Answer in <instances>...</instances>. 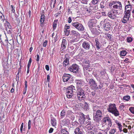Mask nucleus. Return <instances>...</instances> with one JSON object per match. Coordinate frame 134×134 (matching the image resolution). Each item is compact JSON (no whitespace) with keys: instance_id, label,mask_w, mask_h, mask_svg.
Returning <instances> with one entry per match:
<instances>
[{"instance_id":"1","label":"nucleus","mask_w":134,"mask_h":134,"mask_svg":"<svg viewBox=\"0 0 134 134\" xmlns=\"http://www.w3.org/2000/svg\"><path fill=\"white\" fill-rule=\"evenodd\" d=\"M107 109L109 112L111 113L115 116H118L119 115V112L116 109L115 104H110L109 108Z\"/></svg>"},{"instance_id":"2","label":"nucleus","mask_w":134,"mask_h":134,"mask_svg":"<svg viewBox=\"0 0 134 134\" xmlns=\"http://www.w3.org/2000/svg\"><path fill=\"white\" fill-rule=\"evenodd\" d=\"M76 90L74 86H71L68 87L66 90V94L67 97L69 98H71L73 95L74 92Z\"/></svg>"},{"instance_id":"3","label":"nucleus","mask_w":134,"mask_h":134,"mask_svg":"<svg viewBox=\"0 0 134 134\" xmlns=\"http://www.w3.org/2000/svg\"><path fill=\"white\" fill-rule=\"evenodd\" d=\"M78 90L77 95L78 99L80 100H83L86 97L85 94L84 93V91L80 88Z\"/></svg>"},{"instance_id":"4","label":"nucleus","mask_w":134,"mask_h":134,"mask_svg":"<svg viewBox=\"0 0 134 134\" xmlns=\"http://www.w3.org/2000/svg\"><path fill=\"white\" fill-rule=\"evenodd\" d=\"M94 113H93L94 120L96 121L100 120V118L102 117V111L99 110H97L96 112L95 115Z\"/></svg>"},{"instance_id":"5","label":"nucleus","mask_w":134,"mask_h":134,"mask_svg":"<svg viewBox=\"0 0 134 134\" xmlns=\"http://www.w3.org/2000/svg\"><path fill=\"white\" fill-rule=\"evenodd\" d=\"M103 122L109 126L111 127L112 125L111 122L110 118L108 115L104 117L102 119Z\"/></svg>"},{"instance_id":"6","label":"nucleus","mask_w":134,"mask_h":134,"mask_svg":"<svg viewBox=\"0 0 134 134\" xmlns=\"http://www.w3.org/2000/svg\"><path fill=\"white\" fill-rule=\"evenodd\" d=\"M112 4L114 5L113 7L114 9H122V5L120 2L118 1H113Z\"/></svg>"},{"instance_id":"7","label":"nucleus","mask_w":134,"mask_h":134,"mask_svg":"<svg viewBox=\"0 0 134 134\" xmlns=\"http://www.w3.org/2000/svg\"><path fill=\"white\" fill-rule=\"evenodd\" d=\"M79 66L76 64L72 65L68 69L69 70L74 73H76L78 71Z\"/></svg>"},{"instance_id":"8","label":"nucleus","mask_w":134,"mask_h":134,"mask_svg":"<svg viewBox=\"0 0 134 134\" xmlns=\"http://www.w3.org/2000/svg\"><path fill=\"white\" fill-rule=\"evenodd\" d=\"M88 83L90 87L93 89H94L98 88L97 83L93 79H90Z\"/></svg>"},{"instance_id":"9","label":"nucleus","mask_w":134,"mask_h":134,"mask_svg":"<svg viewBox=\"0 0 134 134\" xmlns=\"http://www.w3.org/2000/svg\"><path fill=\"white\" fill-rule=\"evenodd\" d=\"M118 14V12L117 10L114 12L113 10L109 12L108 13V15L109 17L112 19H114L116 17V14Z\"/></svg>"},{"instance_id":"10","label":"nucleus","mask_w":134,"mask_h":134,"mask_svg":"<svg viewBox=\"0 0 134 134\" xmlns=\"http://www.w3.org/2000/svg\"><path fill=\"white\" fill-rule=\"evenodd\" d=\"M81 126H79L76 128L74 132L75 134H83V131L81 129Z\"/></svg>"},{"instance_id":"11","label":"nucleus","mask_w":134,"mask_h":134,"mask_svg":"<svg viewBox=\"0 0 134 134\" xmlns=\"http://www.w3.org/2000/svg\"><path fill=\"white\" fill-rule=\"evenodd\" d=\"M71 76L69 74H64L63 76V81L64 82H67L71 77Z\"/></svg>"},{"instance_id":"12","label":"nucleus","mask_w":134,"mask_h":134,"mask_svg":"<svg viewBox=\"0 0 134 134\" xmlns=\"http://www.w3.org/2000/svg\"><path fill=\"white\" fill-rule=\"evenodd\" d=\"M129 15H127L126 14H125L122 20V22L124 23H125L128 20L129 18L130 17Z\"/></svg>"},{"instance_id":"13","label":"nucleus","mask_w":134,"mask_h":134,"mask_svg":"<svg viewBox=\"0 0 134 134\" xmlns=\"http://www.w3.org/2000/svg\"><path fill=\"white\" fill-rule=\"evenodd\" d=\"M82 46L85 49H87L89 48L90 45L88 42H83Z\"/></svg>"},{"instance_id":"14","label":"nucleus","mask_w":134,"mask_h":134,"mask_svg":"<svg viewBox=\"0 0 134 134\" xmlns=\"http://www.w3.org/2000/svg\"><path fill=\"white\" fill-rule=\"evenodd\" d=\"M75 81L77 83V86L79 87L81 86H82V85L83 84V82L81 80H76Z\"/></svg>"},{"instance_id":"15","label":"nucleus","mask_w":134,"mask_h":134,"mask_svg":"<svg viewBox=\"0 0 134 134\" xmlns=\"http://www.w3.org/2000/svg\"><path fill=\"white\" fill-rule=\"evenodd\" d=\"M72 25L74 26L76 28L78 29V28H79L80 26V25H81V24H80L78 23H74L72 24Z\"/></svg>"},{"instance_id":"16","label":"nucleus","mask_w":134,"mask_h":134,"mask_svg":"<svg viewBox=\"0 0 134 134\" xmlns=\"http://www.w3.org/2000/svg\"><path fill=\"white\" fill-rule=\"evenodd\" d=\"M69 64V59L67 58H66L64 60L63 65L64 66H66Z\"/></svg>"},{"instance_id":"17","label":"nucleus","mask_w":134,"mask_h":134,"mask_svg":"<svg viewBox=\"0 0 134 134\" xmlns=\"http://www.w3.org/2000/svg\"><path fill=\"white\" fill-rule=\"evenodd\" d=\"M132 7V5L130 4L126 5L125 8V10H131Z\"/></svg>"},{"instance_id":"18","label":"nucleus","mask_w":134,"mask_h":134,"mask_svg":"<svg viewBox=\"0 0 134 134\" xmlns=\"http://www.w3.org/2000/svg\"><path fill=\"white\" fill-rule=\"evenodd\" d=\"M51 122L53 126H55L56 124L55 119L54 118L51 119Z\"/></svg>"},{"instance_id":"19","label":"nucleus","mask_w":134,"mask_h":134,"mask_svg":"<svg viewBox=\"0 0 134 134\" xmlns=\"http://www.w3.org/2000/svg\"><path fill=\"white\" fill-rule=\"evenodd\" d=\"M71 33L72 34H73L75 35L76 36L78 37H79L80 36V34L78 32H77L74 31V30H72V31L71 32Z\"/></svg>"},{"instance_id":"20","label":"nucleus","mask_w":134,"mask_h":134,"mask_svg":"<svg viewBox=\"0 0 134 134\" xmlns=\"http://www.w3.org/2000/svg\"><path fill=\"white\" fill-rule=\"evenodd\" d=\"M127 54V52L125 50H123L120 52V55L121 56H124L126 55Z\"/></svg>"},{"instance_id":"21","label":"nucleus","mask_w":134,"mask_h":134,"mask_svg":"<svg viewBox=\"0 0 134 134\" xmlns=\"http://www.w3.org/2000/svg\"><path fill=\"white\" fill-rule=\"evenodd\" d=\"M84 109L86 111L89 110L88 105V104L86 102H85V105L84 107Z\"/></svg>"},{"instance_id":"22","label":"nucleus","mask_w":134,"mask_h":134,"mask_svg":"<svg viewBox=\"0 0 134 134\" xmlns=\"http://www.w3.org/2000/svg\"><path fill=\"white\" fill-rule=\"evenodd\" d=\"M58 20H55L53 24V29H55L56 27L57 23Z\"/></svg>"},{"instance_id":"23","label":"nucleus","mask_w":134,"mask_h":134,"mask_svg":"<svg viewBox=\"0 0 134 134\" xmlns=\"http://www.w3.org/2000/svg\"><path fill=\"white\" fill-rule=\"evenodd\" d=\"M130 98V97L129 96H124L123 97V99L126 101L129 100Z\"/></svg>"},{"instance_id":"24","label":"nucleus","mask_w":134,"mask_h":134,"mask_svg":"<svg viewBox=\"0 0 134 134\" xmlns=\"http://www.w3.org/2000/svg\"><path fill=\"white\" fill-rule=\"evenodd\" d=\"M117 124L120 131H122V126L119 123H118Z\"/></svg>"},{"instance_id":"25","label":"nucleus","mask_w":134,"mask_h":134,"mask_svg":"<svg viewBox=\"0 0 134 134\" xmlns=\"http://www.w3.org/2000/svg\"><path fill=\"white\" fill-rule=\"evenodd\" d=\"M7 34L10 36H12V31L10 29L7 30Z\"/></svg>"},{"instance_id":"26","label":"nucleus","mask_w":134,"mask_h":134,"mask_svg":"<svg viewBox=\"0 0 134 134\" xmlns=\"http://www.w3.org/2000/svg\"><path fill=\"white\" fill-rule=\"evenodd\" d=\"M80 26L79 28H78V30L80 31H83L84 30V28L83 26L82 25H80Z\"/></svg>"},{"instance_id":"27","label":"nucleus","mask_w":134,"mask_h":134,"mask_svg":"<svg viewBox=\"0 0 134 134\" xmlns=\"http://www.w3.org/2000/svg\"><path fill=\"white\" fill-rule=\"evenodd\" d=\"M116 132L115 130L113 129L111 130L109 132L110 134H114Z\"/></svg>"},{"instance_id":"28","label":"nucleus","mask_w":134,"mask_h":134,"mask_svg":"<svg viewBox=\"0 0 134 134\" xmlns=\"http://www.w3.org/2000/svg\"><path fill=\"white\" fill-rule=\"evenodd\" d=\"M129 110L132 113L134 114V107H131L129 109Z\"/></svg>"},{"instance_id":"29","label":"nucleus","mask_w":134,"mask_h":134,"mask_svg":"<svg viewBox=\"0 0 134 134\" xmlns=\"http://www.w3.org/2000/svg\"><path fill=\"white\" fill-rule=\"evenodd\" d=\"M65 111L64 110H63L61 113V116H63L65 115Z\"/></svg>"},{"instance_id":"30","label":"nucleus","mask_w":134,"mask_h":134,"mask_svg":"<svg viewBox=\"0 0 134 134\" xmlns=\"http://www.w3.org/2000/svg\"><path fill=\"white\" fill-rule=\"evenodd\" d=\"M31 58H30L29 59L27 65V67H28V68L30 67V66L31 64Z\"/></svg>"},{"instance_id":"31","label":"nucleus","mask_w":134,"mask_h":134,"mask_svg":"<svg viewBox=\"0 0 134 134\" xmlns=\"http://www.w3.org/2000/svg\"><path fill=\"white\" fill-rule=\"evenodd\" d=\"M61 132L63 134H67L68 133L67 131L64 129L62 130Z\"/></svg>"},{"instance_id":"32","label":"nucleus","mask_w":134,"mask_h":134,"mask_svg":"<svg viewBox=\"0 0 134 134\" xmlns=\"http://www.w3.org/2000/svg\"><path fill=\"white\" fill-rule=\"evenodd\" d=\"M64 31L65 32V34L66 35H68L69 34L70 31V30H64Z\"/></svg>"},{"instance_id":"33","label":"nucleus","mask_w":134,"mask_h":134,"mask_svg":"<svg viewBox=\"0 0 134 134\" xmlns=\"http://www.w3.org/2000/svg\"><path fill=\"white\" fill-rule=\"evenodd\" d=\"M131 10H125V12H126L125 14H126L127 15H129V17H130V11Z\"/></svg>"},{"instance_id":"34","label":"nucleus","mask_w":134,"mask_h":134,"mask_svg":"<svg viewBox=\"0 0 134 134\" xmlns=\"http://www.w3.org/2000/svg\"><path fill=\"white\" fill-rule=\"evenodd\" d=\"M31 121L30 120H29L28 123V129L29 130L31 128Z\"/></svg>"},{"instance_id":"35","label":"nucleus","mask_w":134,"mask_h":134,"mask_svg":"<svg viewBox=\"0 0 134 134\" xmlns=\"http://www.w3.org/2000/svg\"><path fill=\"white\" fill-rule=\"evenodd\" d=\"M99 1V0H93L92 2L93 4H96L98 3Z\"/></svg>"},{"instance_id":"36","label":"nucleus","mask_w":134,"mask_h":134,"mask_svg":"<svg viewBox=\"0 0 134 134\" xmlns=\"http://www.w3.org/2000/svg\"><path fill=\"white\" fill-rule=\"evenodd\" d=\"M96 46L97 48L99 49L100 48V46L99 42H96Z\"/></svg>"},{"instance_id":"37","label":"nucleus","mask_w":134,"mask_h":134,"mask_svg":"<svg viewBox=\"0 0 134 134\" xmlns=\"http://www.w3.org/2000/svg\"><path fill=\"white\" fill-rule=\"evenodd\" d=\"M93 109L94 111H96L97 110H98V107L97 106H95L93 107Z\"/></svg>"},{"instance_id":"38","label":"nucleus","mask_w":134,"mask_h":134,"mask_svg":"<svg viewBox=\"0 0 134 134\" xmlns=\"http://www.w3.org/2000/svg\"><path fill=\"white\" fill-rule=\"evenodd\" d=\"M127 42H131L132 40V39L131 37H129L127 39Z\"/></svg>"},{"instance_id":"39","label":"nucleus","mask_w":134,"mask_h":134,"mask_svg":"<svg viewBox=\"0 0 134 134\" xmlns=\"http://www.w3.org/2000/svg\"><path fill=\"white\" fill-rule=\"evenodd\" d=\"M0 18H1V19L3 20H4V15L2 14V13H0Z\"/></svg>"},{"instance_id":"40","label":"nucleus","mask_w":134,"mask_h":134,"mask_svg":"<svg viewBox=\"0 0 134 134\" xmlns=\"http://www.w3.org/2000/svg\"><path fill=\"white\" fill-rule=\"evenodd\" d=\"M65 42H62V43L61 44V46L62 47H63L64 48H65L66 46L65 44H65Z\"/></svg>"},{"instance_id":"41","label":"nucleus","mask_w":134,"mask_h":134,"mask_svg":"<svg viewBox=\"0 0 134 134\" xmlns=\"http://www.w3.org/2000/svg\"><path fill=\"white\" fill-rule=\"evenodd\" d=\"M70 26H65L64 30H68L69 28H70Z\"/></svg>"},{"instance_id":"42","label":"nucleus","mask_w":134,"mask_h":134,"mask_svg":"<svg viewBox=\"0 0 134 134\" xmlns=\"http://www.w3.org/2000/svg\"><path fill=\"white\" fill-rule=\"evenodd\" d=\"M11 7L12 8V11L13 13H14L15 12V10H14V8H15L14 7H13V6L12 5H11Z\"/></svg>"},{"instance_id":"43","label":"nucleus","mask_w":134,"mask_h":134,"mask_svg":"<svg viewBox=\"0 0 134 134\" xmlns=\"http://www.w3.org/2000/svg\"><path fill=\"white\" fill-rule=\"evenodd\" d=\"M53 130V129L52 128H51L49 130V133H52Z\"/></svg>"},{"instance_id":"44","label":"nucleus","mask_w":134,"mask_h":134,"mask_svg":"<svg viewBox=\"0 0 134 134\" xmlns=\"http://www.w3.org/2000/svg\"><path fill=\"white\" fill-rule=\"evenodd\" d=\"M45 68L48 71L49 70V68L48 65H46L45 66Z\"/></svg>"},{"instance_id":"45","label":"nucleus","mask_w":134,"mask_h":134,"mask_svg":"<svg viewBox=\"0 0 134 134\" xmlns=\"http://www.w3.org/2000/svg\"><path fill=\"white\" fill-rule=\"evenodd\" d=\"M39 59V56L38 54H37L36 57V60L37 62H38Z\"/></svg>"},{"instance_id":"46","label":"nucleus","mask_w":134,"mask_h":134,"mask_svg":"<svg viewBox=\"0 0 134 134\" xmlns=\"http://www.w3.org/2000/svg\"><path fill=\"white\" fill-rule=\"evenodd\" d=\"M103 2H101L100 4L101 7V8H104V6L103 5Z\"/></svg>"},{"instance_id":"47","label":"nucleus","mask_w":134,"mask_h":134,"mask_svg":"<svg viewBox=\"0 0 134 134\" xmlns=\"http://www.w3.org/2000/svg\"><path fill=\"white\" fill-rule=\"evenodd\" d=\"M41 18H40V25L41 26V24H42V14H41Z\"/></svg>"},{"instance_id":"48","label":"nucleus","mask_w":134,"mask_h":134,"mask_svg":"<svg viewBox=\"0 0 134 134\" xmlns=\"http://www.w3.org/2000/svg\"><path fill=\"white\" fill-rule=\"evenodd\" d=\"M72 21L71 18L70 17H69L68 18V22L69 23H70Z\"/></svg>"},{"instance_id":"49","label":"nucleus","mask_w":134,"mask_h":134,"mask_svg":"<svg viewBox=\"0 0 134 134\" xmlns=\"http://www.w3.org/2000/svg\"><path fill=\"white\" fill-rule=\"evenodd\" d=\"M123 130V132L125 133H127V130L126 129H124Z\"/></svg>"},{"instance_id":"50","label":"nucleus","mask_w":134,"mask_h":134,"mask_svg":"<svg viewBox=\"0 0 134 134\" xmlns=\"http://www.w3.org/2000/svg\"><path fill=\"white\" fill-rule=\"evenodd\" d=\"M82 120L83 123L84 124V122L85 121V118L84 117H83L81 119Z\"/></svg>"},{"instance_id":"51","label":"nucleus","mask_w":134,"mask_h":134,"mask_svg":"<svg viewBox=\"0 0 134 134\" xmlns=\"http://www.w3.org/2000/svg\"><path fill=\"white\" fill-rule=\"evenodd\" d=\"M43 21L42 22V24L44 22V21H45V22H46V20H47L46 19V18H45L44 16L43 17ZM43 24H42V25H43Z\"/></svg>"},{"instance_id":"52","label":"nucleus","mask_w":134,"mask_h":134,"mask_svg":"<svg viewBox=\"0 0 134 134\" xmlns=\"http://www.w3.org/2000/svg\"><path fill=\"white\" fill-rule=\"evenodd\" d=\"M29 16L30 17L31 15V11L30 10H29Z\"/></svg>"},{"instance_id":"53","label":"nucleus","mask_w":134,"mask_h":134,"mask_svg":"<svg viewBox=\"0 0 134 134\" xmlns=\"http://www.w3.org/2000/svg\"><path fill=\"white\" fill-rule=\"evenodd\" d=\"M23 126H21V127H20V131L21 132V133H22V130H23Z\"/></svg>"},{"instance_id":"54","label":"nucleus","mask_w":134,"mask_h":134,"mask_svg":"<svg viewBox=\"0 0 134 134\" xmlns=\"http://www.w3.org/2000/svg\"><path fill=\"white\" fill-rule=\"evenodd\" d=\"M14 91V89H13V88H12L11 90H10V92L12 93H13Z\"/></svg>"},{"instance_id":"55","label":"nucleus","mask_w":134,"mask_h":134,"mask_svg":"<svg viewBox=\"0 0 134 134\" xmlns=\"http://www.w3.org/2000/svg\"><path fill=\"white\" fill-rule=\"evenodd\" d=\"M47 44V42H44L43 44V46L44 47H45L46 46Z\"/></svg>"},{"instance_id":"56","label":"nucleus","mask_w":134,"mask_h":134,"mask_svg":"<svg viewBox=\"0 0 134 134\" xmlns=\"http://www.w3.org/2000/svg\"><path fill=\"white\" fill-rule=\"evenodd\" d=\"M110 127L108 125V127L106 128V130L107 131L109 130L110 129Z\"/></svg>"},{"instance_id":"57","label":"nucleus","mask_w":134,"mask_h":134,"mask_svg":"<svg viewBox=\"0 0 134 134\" xmlns=\"http://www.w3.org/2000/svg\"><path fill=\"white\" fill-rule=\"evenodd\" d=\"M49 78H50V76L48 75L47 76V80L48 81H49Z\"/></svg>"},{"instance_id":"58","label":"nucleus","mask_w":134,"mask_h":134,"mask_svg":"<svg viewBox=\"0 0 134 134\" xmlns=\"http://www.w3.org/2000/svg\"><path fill=\"white\" fill-rule=\"evenodd\" d=\"M112 3H113V2H111V3H110L109 4V6H112V5H114L113 4H112Z\"/></svg>"},{"instance_id":"59","label":"nucleus","mask_w":134,"mask_h":134,"mask_svg":"<svg viewBox=\"0 0 134 134\" xmlns=\"http://www.w3.org/2000/svg\"><path fill=\"white\" fill-rule=\"evenodd\" d=\"M92 94L93 96H94L95 94V93L94 91L92 92Z\"/></svg>"},{"instance_id":"60","label":"nucleus","mask_w":134,"mask_h":134,"mask_svg":"<svg viewBox=\"0 0 134 134\" xmlns=\"http://www.w3.org/2000/svg\"><path fill=\"white\" fill-rule=\"evenodd\" d=\"M29 68L28 67H27V73H28L29 72Z\"/></svg>"},{"instance_id":"61","label":"nucleus","mask_w":134,"mask_h":134,"mask_svg":"<svg viewBox=\"0 0 134 134\" xmlns=\"http://www.w3.org/2000/svg\"><path fill=\"white\" fill-rule=\"evenodd\" d=\"M25 86H26V87H27V82L26 81H25Z\"/></svg>"},{"instance_id":"62","label":"nucleus","mask_w":134,"mask_h":134,"mask_svg":"<svg viewBox=\"0 0 134 134\" xmlns=\"http://www.w3.org/2000/svg\"><path fill=\"white\" fill-rule=\"evenodd\" d=\"M89 133L90 134H93L94 133L92 131H90V132H89Z\"/></svg>"},{"instance_id":"63","label":"nucleus","mask_w":134,"mask_h":134,"mask_svg":"<svg viewBox=\"0 0 134 134\" xmlns=\"http://www.w3.org/2000/svg\"><path fill=\"white\" fill-rule=\"evenodd\" d=\"M102 85H99L98 87L99 89H100L102 87Z\"/></svg>"},{"instance_id":"64","label":"nucleus","mask_w":134,"mask_h":134,"mask_svg":"<svg viewBox=\"0 0 134 134\" xmlns=\"http://www.w3.org/2000/svg\"><path fill=\"white\" fill-rule=\"evenodd\" d=\"M32 49V47L30 48V52H31Z\"/></svg>"}]
</instances>
